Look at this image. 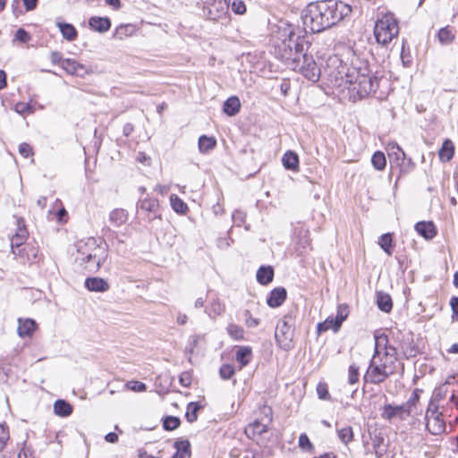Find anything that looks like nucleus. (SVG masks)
<instances>
[{"label": "nucleus", "mask_w": 458, "mask_h": 458, "mask_svg": "<svg viewBox=\"0 0 458 458\" xmlns=\"http://www.w3.org/2000/svg\"><path fill=\"white\" fill-rule=\"evenodd\" d=\"M324 72L334 87L346 88L362 98L376 92L379 80L373 76L367 61L358 57L351 65L339 55L327 58Z\"/></svg>", "instance_id": "nucleus-1"}, {"label": "nucleus", "mask_w": 458, "mask_h": 458, "mask_svg": "<svg viewBox=\"0 0 458 458\" xmlns=\"http://www.w3.org/2000/svg\"><path fill=\"white\" fill-rule=\"evenodd\" d=\"M284 37L275 47L277 57L284 61L288 68L298 71L309 81H318L321 70L313 57L305 53V47L308 48L305 38L297 35L291 27L284 30Z\"/></svg>", "instance_id": "nucleus-2"}, {"label": "nucleus", "mask_w": 458, "mask_h": 458, "mask_svg": "<svg viewBox=\"0 0 458 458\" xmlns=\"http://www.w3.org/2000/svg\"><path fill=\"white\" fill-rule=\"evenodd\" d=\"M352 13V7L341 0H319L310 3L301 18L305 30L318 33L329 29Z\"/></svg>", "instance_id": "nucleus-3"}, {"label": "nucleus", "mask_w": 458, "mask_h": 458, "mask_svg": "<svg viewBox=\"0 0 458 458\" xmlns=\"http://www.w3.org/2000/svg\"><path fill=\"white\" fill-rule=\"evenodd\" d=\"M107 258L106 247L98 245L97 240L89 238L78 245L77 259L85 263L89 270H98Z\"/></svg>", "instance_id": "nucleus-4"}, {"label": "nucleus", "mask_w": 458, "mask_h": 458, "mask_svg": "<svg viewBox=\"0 0 458 458\" xmlns=\"http://www.w3.org/2000/svg\"><path fill=\"white\" fill-rule=\"evenodd\" d=\"M385 340V335L375 337V352L364 375V380L369 384L379 385L386 381L391 375H394L392 372H388L386 369H384L379 360L380 344L378 343H382Z\"/></svg>", "instance_id": "nucleus-5"}, {"label": "nucleus", "mask_w": 458, "mask_h": 458, "mask_svg": "<svg viewBox=\"0 0 458 458\" xmlns=\"http://www.w3.org/2000/svg\"><path fill=\"white\" fill-rule=\"evenodd\" d=\"M399 34L398 21L393 13L379 17L374 27V36L378 44L387 46Z\"/></svg>", "instance_id": "nucleus-6"}, {"label": "nucleus", "mask_w": 458, "mask_h": 458, "mask_svg": "<svg viewBox=\"0 0 458 458\" xmlns=\"http://www.w3.org/2000/svg\"><path fill=\"white\" fill-rule=\"evenodd\" d=\"M294 324L295 317L293 312H289L276 325L275 338L279 347L284 351L293 348Z\"/></svg>", "instance_id": "nucleus-7"}, {"label": "nucleus", "mask_w": 458, "mask_h": 458, "mask_svg": "<svg viewBox=\"0 0 458 458\" xmlns=\"http://www.w3.org/2000/svg\"><path fill=\"white\" fill-rule=\"evenodd\" d=\"M17 229L16 233L11 238V249L14 256L21 258L23 260L25 258L30 260L29 250L32 252L33 259L37 258V253L32 247L24 245L25 241L28 238L29 233L25 225V221L21 217L17 218Z\"/></svg>", "instance_id": "nucleus-8"}, {"label": "nucleus", "mask_w": 458, "mask_h": 458, "mask_svg": "<svg viewBox=\"0 0 458 458\" xmlns=\"http://www.w3.org/2000/svg\"><path fill=\"white\" fill-rule=\"evenodd\" d=\"M426 427L432 435H441L445 431V422L442 419V412L438 411V406L430 403L426 411Z\"/></svg>", "instance_id": "nucleus-9"}, {"label": "nucleus", "mask_w": 458, "mask_h": 458, "mask_svg": "<svg viewBox=\"0 0 458 458\" xmlns=\"http://www.w3.org/2000/svg\"><path fill=\"white\" fill-rule=\"evenodd\" d=\"M228 0H211L208 6V17L209 20L217 21L225 15L229 10Z\"/></svg>", "instance_id": "nucleus-10"}, {"label": "nucleus", "mask_w": 458, "mask_h": 458, "mask_svg": "<svg viewBox=\"0 0 458 458\" xmlns=\"http://www.w3.org/2000/svg\"><path fill=\"white\" fill-rule=\"evenodd\" d=\"M409 416L410 414L403 404H385L381 413V418L386 420H392L394 418H398L400 420H405Z\"/></svg>", "instance_id": "nucleus-11"}, {"label": "nucleus", "mask_w": 458, "mask_h": 458, "mask_svg": "<svg viewBox=\"0 0 458 458\" xmlns=\"http://www.w3.org/2000/svg\"><path fill=\"white\" fill-rule=\"evenodd\" d=\"M61 66L67 73L79 77H84L89 73V70L84 64L77 63L73 59L63 60Z\"/></svg>", "instance_id": "nucleus-12"}, {"label": "nucleus", "mask_w": 458, "mask_h": 458, "mask_svg": "<svg viewBox=\"0 0 458 458\" xmlns=\"http://www.w3.org/2000/svg\"><path fill=\"white\" fill-rule=\"evenodd\" d=\"M272 418L267 416V422H262L256 420L253 423L248 425L245 428V433L249 438H254L256 436H260L267 431L268 424L271 422Z\"/></svg>", "instance_id": "nucleus-13"}, {"label": "nucleus", "mask_w": 458, "mask_h": 458, "mask_svg": "<svg viewBox=\"0 0 458 458\" xmlns=\"http://www.w3.org/2000/svg\"><path fill=\"white\" fill-rule=\"evenodd\" d=\"M85 287L90 292L104 293L109 290V284L100 277H88L85 280Z\"/></svg>", "instance_id": "nucleus-14"}, {"label": "nucleus", "mask_w": 458, "mask_h": 458, "mask_svg": "<svg viewBox=\"0 0 458 458\" xmlns=\"http://www.w3.org/2000/svg\"><path fill=\"white\" fill-rule=\"evenodd\" d=\"M286 295L287 293L284 287L275 288L267 300V305L272 308L279 307L285 301Z\"/></svg>", "instance_id": "nucleus-15"}, {"label": "nucleus", "mask_w": 458, "mask_h": 458, "mask_svg": "<svg viewBox=\"0 0 458 458\" xmlns=\"http://www.w3.org/2000/svg\"><path fill=\"white\" fill-rule=\"evenodd\" d=\"M386 150L390 160L395 162L397 165L400 162H404L406 159L405 152L396 142H389Z\"/></svg>", "instance_id": "nucleus-16"}, {"label": "nucleus", "mask_w": 458, "mask_h": 458, "mask_svg": "<svg viewBox=\"0 0 458 458\" xmlns=\"http://www.w3.org/2000/svg\"><path fill=\"white\" fill-rule=\"evenodd\" d=\"M36 322L31 318L18 319V335L21 337L31 336L36 330Z\"/></svg>", "instance_id": "nucleus-17"}, {"label": "nucleus", "mask_w": 458, "mask_h": 458, "mask_svg": "<svg viewBox=\"0 0 458 458\" xmlns=\"http://www.w3.org/2000/svg\"><path fill=\"white\" fill-rule=\"evenodd\" d=\"M415 230L425 239H432L437 234L436 227L432 222H418L415 225Z\"/></svg>", "instance_id": "nucleus-18"}, {"label": "nucleus", "mask_w": 458, "mask_h": 458, "mask_svg": "<svg viewBox=\"0 0 458 458\" xmlns=\"http://www.w3.org/2000/svg\"><path fill=\"white\" fill-rule=\"evenodd\" d=\"M282 163L284 168L287 170L293 172L299 171V157L294 151H286L282 157Z\"/></svg>", "instance_id": "nucleus-19"}, {"label": "nucleus", "mask_w": 458, "mask_h": 458, "mask_svg": "<svg viewBox=\"0 0 458 458\" xmlns=\"http://www.w3.org/2000/svg\"><path fill=\"white\" fill-rule=\"evenodd\" d=\"M89 25L91 29L98 32H106L111 27V21L106 17H91L89 21Z\"/></svg>", "instance_id": "nucleus-20"}, {"label": "nucleus", "mask_w": 458, "mask_h": 458, "mask_svg": "<svg viewBox=\"0 0 458 458\" xmlns=\"http://www.w3.org/2000/svg\"><path fill=\"white\" fill-rule=\"evenodd\" d=\"M139 208L140 210L147 211L148 213H152L153 216H149L148 219L152 220L157 217V213L159 208L158 200L156 199H144L140 201Z\"/></svg>", "instance_id": "nucleus-21"}, {"label": "nucleus", "mask_w": 458, "mask_h": 458, "mask_svg": "<svg viewBox=\"0 0 458 458\" xmlns=\"http://www.w3.org/2000/svg\"><path fill=\"white\" fill-rule=\"evenodd\" d=\"M241 108V102L238 97H230L223 106V111L229 116L237 114Z\"/></svg>", "instance_id": "nucleus-22"}, {"label": "nucleus", "mask_w": 458, "mask_h": 458, "mask_svg": "<svg viewBox=\"0 0 458 458\" xmlns=\"http://www.w3.org/2000/svg\"><path fill=\"white\" fill-rule=\"evenodd\" d=\"M128 220V213L123 208H115L109 214L110 223L115 226L120 227Z\"/></svg>", "instance_id": "nucleus-23"}, {"label": "nucleus", "mask_w": 458, "mask_h": 458, "mask_svg": "<svg viewBox=\"0 0 458 458\" xmlns=\"http://www.w3.org/2000/svg\"><path fill=\"white\" fill-rule=\"evenodd\" d=\"M72 412V406L63 399H58L54 403V413L59 417H67Z\"/></svg>", "instance_id": "nucleus-24"}, {"label": "nucleus", "mask_w": 458, "mask_h": 458, "mask_svg": "<svg viewBox=\"0 0 458 458\" xmlns=\"http://www.w3.org/2000/svg\"><path fill=\"white\" fill-rule=\"evenodd\" d=\"M454 152V144L450 140H445L438 151L439 159L442 162H448L453 158Z\"/></svg>", "instance_id": "nucleus-25"}, {"label": "nucleus", "mask_w": 458, "mask_h": 458, "mask_svg": "<svg viewBox=\"0 0 458 458\" xmlns=\"http://www.w3.org/2000/svg\"><path fill=\"white\" fill-rule=\"evenodd\" d=\"M274 277V269L272 267H260L257 272V280L261 284H267L272 282Z\"/></svg>", "instance_id": "nucleus-26"}, {"label": "nucleus", "mask_w": 458, "mask_h": 458, "mask_svg": "<svg viewBox=\"0 0 458 458\" xmlns=\"http://www.w3.org/2000/svg\"><path fill=\"white\" fill-rule=\"evenodd\" d=\"M377 303L378 309L386 313L390 312L393 308V302L390 295L383 292H378L377 293Z\"/></svg>", "instance_id": "nucleus-27"}, {"label": "nucleus", "mask_w": 458, "mask_h": 458, "mask_svg": "<svg viewBox=\"0 0 458 458\" xmlns=\"http://www.w3.org/2000/svg\"><path fill=\"white\" fill-rule=\"evenodd\" d=\"M252 358L251 348L248 346L240 347L235 354V359L237 362L240 363L241 368L245 367L249 364Z\"/></svg>", "instance_id": "nucleus-28"}, {"label": "nucleus", "mask_w": 458, "mask_h": 458, "mask_svg": "<svg viewBox=\"0 0 458 458\" xmlns=\"http://www.w3.org/2000/svg\"><path fill=\"white\" fill-rule=\"evenodd\" d=\"M56 25L65 39L68 41H73L76 39L78 33L73 25L65 22H57Z\"/></svg>", "instance_id": "nucleus-29"}, {"label": "nucleus", "mask_w": 458, "mask_h": 458, "mask_svg": "<svg viewBox=\"0 0 458 458\" xmlns=\"http://www.w3.org/2000/svg\"><path fill=\"white\" fill-rule=\"evenodd\" d=\"M437 38L441 45H450L455 39V35L449 26H446L438 30Z\"/></svg>", "instance_id": "nucleus-30"}, {"label": "nucleus", "mask_w": 458, "mask_h": 458, "mask_svg": "<svg viewBox=\"0 0 458 458\" xmlns=\"http://www.w3.org/2000/svg\"><path fill=\"white\" fill-rule=\"evenodd\" d=\"M203 406L198 402L189 403L185 413V418L188 422L192 423L198 419V412Z\"/></svg>", "instance_id": "nucleus-31"}, {"label": "nucleus", "mask_w": 458, "mask_h": 458, "mask_svg": "<svg viewBox=\"0 0 458 458\" xmlns=\"http://www.w3.org/2000/svg\"><path fill=\"white\" fill-rule=\"evenodd\" d=\"M379 360H381V364L384 369H386L388 372H392L393 374L396 372L399 365L398 360H394L391 356H386L381 352L379 353Z\"/></svg>", "instance_id": "nucleus-32"}, {"label": "nucleus", "mask_w": 458, "mask_h": 458, "mask_svg": "<svg viewBox=\"0 0 458 458\" xmlns=\"http://www.w3.org/2000/svg\"><path fill=\"white\" fill-rule=\"evenodd\" d=\"M216 142L213 137L202 135L199 139V149L200 152H208L215 148Z\"/></svg>", "instance_id": "nucleus-33"}, {"label": "nucleus", "mask_w": 458, "mask_h": 458, "mask_svg": "<svg viewBox=\"0 0 458 458\" xmlns=\"http://www.w3.org/2000/svg\"><path fill=\"white\" fill-rule=\"evenodd\" d=\"M371 164L376 170H384L386 165L385 154L381 151L375 152L371 157Z\"/></svg>", "instance_id": "nucleus-34"}, {"label": "nucleus", "mask_w": 458, "mask_h": 458, "mask_svg": "<svg viewBox=\"0 0 458 458\" xmlns=\"http://www.w3.org/2000/svg\"><path fill=\"white\" fill-rule=\"evenodd\" d=\"M419 392L420 390L419 389H415L412 394H411V396L409 397V399L404 403H403V405L406 408L407 410V412L411 415L414 410L416 409V405L420 400V395H419Z\"/></svg>", "instance_id": "nucleus-35"}, {"label": "nucleus", "mask_w": 458, "mask_h": 458, "mask_svg": "<svg viewBox=\"0 0 458 458\" xmlns=\"http://www.w3.org/2000/svg\"><path fill=\"white\" fill-rule=\"evenodd\" d=\"M336 318L329 316L324 322L318 323V331L319 333L333 329L335 332H338L340 327H336Z\"/></svg>", "instance_id": "nucleus-36"}, {"label": "nucleus", "mask_w": 458, "mask_h": 458, "mask_svg": "<svg viewBox=\"0 0 458 458\" xmlns=\"http://www.w3.org/2000/svg\"><path fill=\"white\" fill-rule=\"evenodd\" d=\"M174 446L177 449L174 458H182L183 454L190 455V443L187 440L176 441Z\"/></svg>", "instance_id": "nucleus-37"}, {"label": "nucleus", "mask_w": 458, "mask_h": 458, "mask_svg": "<svg viewBox=\"0 0 458 458\" xmlns=\"http://www.w3.org/2000/svg\"><path fill=\"white\" fill-rule=\"evenodd\" d=\"M226 330L228 335L234 340H242L244 337V330L238 325L229 324Z\"/></svg>", "instance_id": "nucleus-38"}, {"label": "nucleus", "mask_w": 458, "mask_h": 458, "mask_svg": "<svg viewBox=\"0 0 458 458\" xmlns=\"http://www.w3.org/2000/svg\"><path fill=\"white\" fill-rule=\"evenodd\" d=\"M181 424V420L175 416H166L163 420V428L165 430L171 431L176 429Z\"/></svg>", "instance_id": "nucleus-39"}, {"label": "nucleus", "mask_w": 458, "mask_h": 458, "mask_svg": "<svg viewBox=\"0 0 458 458\" xmlns=\"http://www.w3.org/2000/svg\"><path fill=\"white\" fill-rule=\"evenodd\" d=\"M339 439L344 445H348L353 439V431L352 427H345L337 431Z\"/></svg>", "instance_id": "nucleus-40"}, {"label": "nucleus", "mask_w": 458, "mask_h": 458, "mask_svg": "<svg viewBox=\"0 0 458 458\" xmlns=\"http://www.w3.org/2000/svg\"><path fill=\"white\" fill-rule=\"evenodd\" d=\"M171 206L176 213H184L187 209V205L177 196L172 194L170 197Z\"/></svg>", "instance_id": "nucleus-41"}, {"label": "nucleus", "mask_w": 458, "mask_h": 458, "mask_svg": "<svg viewBox=\"0 0 458 458\" xmlns=\"http://www.w3.org/2000/svg\"><path fill=\"white\" fill-rule=\"evenodd\" d=\"M379 344H380V351L381 352H382V350L384 351L383 354H385L386 356H388V357L391 356V358H393L394 360H397V350L395 347L388 344V339H387L386 335V340Z\"/></svg>", "instance_id": "nucleus-42"}, {"label": "nucleus", "mask_w": 458, "mask_h": 458, "mask_svg": "<svg viewBox=\"0 0 458 458\" xmlns=\"http://www.w3.org/2000/svg\"><path fill=\"white\" fill-rule=\"evenodd\" d=\"M392 242H393V239H392V235L390 233H385V234L381 235V237L379 238V241H378L380 247L388 255L392 254V250H391Z\"/></svg>", "instance_id": "nucleus-43"}, {"label": "nucleus", "mask_w": 458, "mask_h": 458, "mask_svg": "<svg viewBox=\"0 0 458 458\" xmlns=\"http://www.w3.org/2000/svg\"><path fill=\"white\" fill-rule=\"evenodd\" d=\"M349 314L348 306L345 304L339 305L337 308L336 317V327H341L343 322L347 318Z\"/></svg>", "instance_id": "nucleus-44"}, {"label": "nucleus", "mask_w": 458, "mask_h": 458, "mask_svg": "<svg viewBox=\"0 0 458 458\" xmlns=\"http://www.w3.org/2000/svg\"><path fill=\"white\" fill-rule=\"evenodd\" d=\"M317 394L321 400H329L330 394L328 392L327 384L325 382H319L317 386Z\"/></svg>", "instance_id": "nucleus-45"}, {"label": "nucleus", "mask_w": 458, "mask_h": 458, "mask_svg": "<svg viewBox=\"0 0 458 458\" xmlns=\"http://www.w3.org/2000/svg\"><path fill=\"white\" fill-rule=\"evenodd\" d=\"M234 374V368L231 364H224L219 369V375L223 379H229Z\"/></svg>", "instance_id": "nucleus-46"}, {"label": "nucleus", "mask_w": 458, "mask_h": 458, "mask_svg": "<svg viewBox=\"0 0 458 458\" xmlns=\"http://www.w3.org/2000/svg\"><path fill=\"white\" fill-rule=\"evenodd\" d=\"M397 165L400 166L401 174H408L415 167V164L411 158H406L404 162H400Z\"/></svg>", "instance_id": "nucleus-47"}, {"label": "nucleus", "mask_w": 458, "mask_h": 458, "mask_svg": "<svg viewBox=\"0 0 458 458\" xmlns=\"http://www.w3.org/2000/svg\"><path fill=\"white\" fill-rule=\"evenodd\" d=\"M359 381V368L352 364L349 367L348 371V383L350 385H354Z\"/></svg>", "instance_id": "nucleus-48"}, {"label": "nucleus", "mask_w": 458, "mask_h": 458, "mask_svg": "<svg viewBox=\"0 0 458 458\" xmlns=\"http://www.w3.org/2000/svg\"><path fill=\"white\" fill-rule=\"evenodd\" d=\"M225 310L224 304L219 300H215L210 304V312L208 315L211 316L213 313L216 316L221 315Z\"/></svg>", "instance_id": "nucleus-49"}, {"label": "nucleus", "mask_w": 458, "mask_h": 458, "mask_svg": "<svg viewBox=\"0 0 458 458\" xmlns=\"http://www.w3.org/2000/svg\"><path fill=\"white\" fill-rule=\"evenodd\" d=\"M232 11L235 14H243L246 12V5L242 0H233L231 4Z\"/></svg>", "instance_id": "nucleus-50"}, {"label": "nucleus", "mask_w": 458, "mask_h": 458, "mask_svg": "<svg viewBox=\"0 0 458 458\" xmlns=\"http://www.w3.org/2000/svg\"><path fill=\"white\" fill-rule=\"evenodd\" d=\"M299 446L303 450L311 451L313 450L314 446L310 443V438L306 434H301L299 437Z\"/></svg>", "instance_id": "nucleus-51"}, {"label": "nucleus", "mask_w": 458, "mask_h": 458, "mask_svg": "<svg viewBox=\"0 0 458 458\" xmlns=\"http://www.w3.org/2000/svg\"><path fill=\"white\" fill-rule=\"evenodd\" d=\"M246 218V214L242 210H235L232 215V219L235 225L241 226Z\"/></svg>", "instance_id": "nucleus-52"}, {"label": "nucleus", "mask_w": 458, "mask_h": 458, "mask_svg": "<svg viewBox=\"0 0 458 458\" xmlns=\"http://www.w3.org/2000/svg\"><path fill=\"white\" fill-rule=\"evenodd\" d=\"M244 320L248 327H256L259 324V320L253 318L249 310L244 311Z\"/></svg>", "instance_id": "nucleus-53"}, {"label": "nucleus", "mask_w": 458, "mask_h": 458, "mask_svg": "<svg viewBox=\"0 0 458 458\" xmlns=\"http://www.w3.org/2000/svg\"><path fill=\"white\" fill-rule=\"evenodd\" d=\"M19 153L23 157H29L33 155V148L30 144L24 142V143L20 144Z\"/></svg>", "instance_id": "nucleus-54"}, {"label": "nucleus", "mask_w": 458, "mask_h": 458, "mask_svg": "<svg viewBox=\"0 0 458 458\" xmlns=\"http://www.w3.org/2000/svg\"><path fill=\"white\" fill-rule=\"evenodd\" d=\"M128 386L131 390L135 392H144L147 389L146 385L140 381H130Z\"/></svg>", "instance_id": "nucleus-55"}, {"label": "nucleus", "mask_w": 458, "mask_h": 458, "mask_svg": "<svg viewBox=\"0 0 458 458\" xmlns=\"http://www.w3.org/2000/svg\"><path fill=\"white\" fill-rule=\"evenodd\" d=\"M15 37L17 40L23 43H26L30 39V34L24 29L21 28L16 31Z\"/></svg>", "instance_id": "nucleus-56"}, {"label": "nucleus", "mask_w": 458, "mask_h": 458, "mask_svg": "<svg viewBox=\"0 0 458 458\" xmlns=\"http://www.w3.org/2000/svg\"><path fill=\"white\" fill-rule=\"evenodd\" d=\"M450 306L453 311V318L458 320V297L453 296L450 300Z\"/></svg>", "instance_id": "nucleus-57"}, {"label": "nucleus", "mask_w": 458, "mask_h": 458, "mask_svg": "<svg viewBox=\"0 0 458 458\" xmlns=\"http://www.w3.org/2000/svg\"><path fill=\"white\" fill-rule=\"evenodd\" d=\"M18 458H35V456L29 447L24 446L18 454Z\"/></svg>", "instance_id": "nucleus-58"}, {"label": "nucleus", "mask_w": 458, "mask_h": 458, "mask_svg": "<svg viewBox=\"0 0 458 458\" xmlns=\"http://www.w3.org/2000/svg\"><path fill=\"white\" fill-rule=\"evenodd\" d=\"M7 439L8 432H6L5 428L0 425V450L4 446Z\"/></svg>", "instance_id": "nucleus-59"}, {"label": "nucleus", "mask_w": 458, "mask_h": 458, "mask_svg": "<svg viewBox=\"0 0 458 458\" xmlns=\"http://www.w3.org/2000/svg\"><path fill=\"white\" fill-rule=\"evenodd\" d=\"M204 340V335H195L190 337L189 344L192 346V348H196L199 342Z\"/></svg>", "instance_id": "nucleus-60"}, {"label": "nucleus", "mask_w": 458, "mask_h": 458, "mask_svg": "<svg viewBox=\"0 0 458 458\" xmlns=\"http://www.w3.org/2000/svg\"><path fill=\"white\" fill-rule=\"evenodd\" d=\"M62 59H63V56L60 52L54 51L50 55V60L53 64H58L60 62L62 63V61H63Z\"/></svg>", "instance_id": "nucleus-61"}, {"label": "nucleus", "mask_w": 458, "mask_h": 458, "mask_svg": "<svg viewBox=\"0 0 458 458\" xmlns=\"http://www.w3.org/2000/svg\"><path fill=\"white\" fill-rule=\"evenodd\" d=\"M27 11H32L37 7L38 0H22Z\"/></svg>", "instance_id": "nucleus-62"}, {"label": "nucleus", "mask_w": 458, "mask_h": 458, "mask_svg": "<svg viewBox=\"0 0 458 458\" xmlns=\"http://www.w3.org/2000/svg\"><path fill=\"white\" fill-rule=\"evenodd\" d=\"M180 382L184 386H189L191 385V377L189 373H182L180 376Z\"/></svg>", "instance_id": "nucleus-63"}, {"label": "nucleus", "mask_w": 458, "mask_h": 458, "mask_svg": "<svg viewBox=\"0 0 458 458\" xmlns=\"http://www.w3.org/2000/svg\"><path fill=\"white\" fill-rule=\"evenodd\" d=\"M105 439L109 443H116L118 441V436L114 432H110L106 435Z\"/></svg>", "instance_id": "nucleus-64"}]
</instances>
